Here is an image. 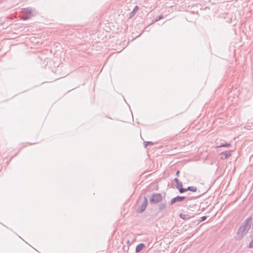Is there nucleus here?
Masks as SVG:
<instances>
[{"label": "nucleus", "mask_w": 253, "mask_h": 253, "mask_svg": "<svg viewBox=\"0 0 253 253\" xmlns=\"http://www.w3.org/2000/svg\"><path fill=\"white\" fill-rule=\"evenodd\" d=\"M163 197L160 193L153 194L150 199V202L151 204H156L162 201Z\"/></svg>", "instance_id": "obj_2"}, {"label": "nucleus", "mask_w": 253, "mask_h": 253, "mask_svg": "<svg viewBox=\"0 0 253 253\" xmlns=\"http://www.w3.org/2000/svg\"><path fill=\"white\" fill-rule=\"evenodd\" d=\"M185 192L187 191H190L192 192H196L197 188L195 186H188L187 188H185Z\"/></svg>", "instance_id": "obj_10"}, {"label": "nucleus", "mask_w": 253, "mask_h": 253, "mask_svg": "<svg viewBox=\"0 0 253 253\" xmlns=\"http://www.w3.org/2000/svg\"><path fill=\"white\" fill-rule=\"evenodd\" d=\"M249 248H253V239L250 243Z\"/></svg>", "instance_id": "obj_17"}, {"label": "nucleus", "mask_w": 253, "mask_h": 253, "mask_svg": "<svg viewBox=\"0 0 253 253\" xmlns=\"http://www.w3.org/2000/svg\"><path fill=\"white\" fill-rule=\"evenodd\" d=\"M145 248V245L144 244L141 243L138 245L135 249V252L136 253H139L141 251Z\"/></svg>", "instance_id": "obj_8"}, {"label": "nucleus", "mask_w": 253, "mask_h": 253, "mask_svg": "<svg viewBox=\"0 0 253 253\" xmlns=\"http://www.w3.org/2000/svg\"><path fill=\"white\" fill-rule=\"evenodd\" d=\"M179 170H177L175 173V175L178 176L179 175Z\"/></svg>", "instance_id": "obj_19"}, {"label": "nucleus", "mask_w": 253, "mask_h": 253, "mask_svg": "<svg viewBox=\"0 0 253 253\" xmlns=\"http://www.w3.org/2000/svg\"><path fill=\"white\" fill-rule=\"evenodd\" d=\"M176 188L178 189L180 193H183L185 192V188L182 187V183L181 182H179L176 184Z\"/></svg>", "instance_id": "obj_7"}, {"label": "nucleus", "mask_w": 253, "mask_h": 253, "mask_svg": "<svg viewBox=\"0 0 253 253\" xmlns=\"http://www.w3.org/2000/svg\"><path fill=\"white\" fill-rule=\"evenodd\" d=\"M167 208V204L166 203H161L159 205L158 207V211H163L166 210Z\"/></svg>", "instance_id": "obj_9"}, {"label": "nucleus", "mask_w": 253, "mask_h": 253, "mask_svg": "<svg viewBox=\"0 0 253 253\" xmlns=\"http://www.w3.org/2000/svg\"><path fill=\"white\" fill-rule=\"evenodd\" d=\"M164 18V16L163 15H160L155 20V21H158L162 19H163Z\"/></svg>", "instance_id": "obj_15"}, {"label": "nucleus", "mask_w": 253, "mask_h": 253, "mask_svg": "<svg viewBox=\"0 0 253 253\" xmlns=\"http://www.w3.org/2000/svg\"><path fill=\"white\" fill-rule=\"evenodd\" d=\"M252 223H253V225H252V228L253 229V221H252Z\"/></svg>", "instance_id": "obj_21"}, {"label": "nucleus", "mask_w": 253, "mask_h": 253, "mask_svg": "<svg viewBox=\"0 0 253 253\" xmlns=\"http://www.w3.org/2000/svg\"><path fill=\"white\" fill-rule=\"evenodd\" d=\"M222 159H226L231 156V151H224L220 154Z\"/></svg>", "instance_id": "obj_6"}, {"label": "nucleus", "mask_w": 253, "mask_h": 253, "mask_svg": "<svg viewBox=\"0 0 253 253\" xmlns=\"http://www.w3.org/2000/svg\"><path fill=\"white\" fill-rule=\"evenodd\" d=\"M186 199L185 196H177L172 198L170 202V205H172L178 202H181Z\"/></svg>", "instance_id": "obj_5"}, {"label": "nucleus", "mask_w": 253, "mask_h": 253, "mask_svg": "<svg viewBox=\"0 0 253 253\" xmlns=\"http://www.w3.org/2000/svg\"><path fill=\"white\" fill-rule=\"evenodd\" d=\"M153 144H154V143L152 141H145L144 142L145 147H147L148 145H152Z\"/></svg>", "instance_id": "obj_14"}, {"label": "nucleus", "mask_w": 253, "mask_h": 253, "mask_svg": "<svg viewBox=\"0 0 253 253\" xmlns=\"http://www.w3.org/2000/svg\"><path fill=\"white\" fill-rule=\"evenodd\" d=\"M231 145L230 143H221L220 145L217 146L216 147H231Z\"/></svg>", "instance_id": "obj_13"}, {"label": "nucleus", "mask_w": 253, "mask_h": 253, "mask_svg": "<svg viewBox=\"0 0 253 253\" xmlns=\"http://www.w3.org/2000/svg\"><path fill=\"white\" fill-rule=\"evenodd\" d=\"M252 216H250L247 218L244 222L241 224L237 231V239L240 240L243 238V237L248 232L249 230L251 228V225L252 223Z\"/></svg>", "instance_id": "obj_1"}, {"label": "nucleus", "mask_w": 253, "mask_h": 253, "mask_svg": "<svg viewBox=\"0 0 253 253\" xmlns=\"http://www.w3.org/2000/svg\"><path fill=\"white\" fill-rule=\"evenodd\" d=\"M179 217L183 219L186 220L189 219L190 218V216L188 214H185L182 213H180L179 214Z\"/></svg>", "instance_id": "obj_11"}, {"label": "nucleus", "mask_w": 253, "mask_h": 253, "mask_svg": "<svg viewBox=\"0 0 253 253\" xmlns=\"http://www.w3.org/2000/svg\"><path fill=\"white\" fill-rule=\"evenodd\" d=\"M174 181L177 184L178 183H179L180 181H179V180L177 178H175L174 179Z\"/></svg>", "instance_id": "obj_18"}, {"label": "nucleus", "mask_w": 253, "mask_h": 253, "mask_svg": "<svg viewBox=\"0 0 253 253\" xmlns=\"http://www.w3.org/2000/svg\"><path fill=\"white\" fill-rule=\"evenodd\" d=\"M127 244H129V241L128 240L127 241Z\"/></svg>", "instance_id": "obj_20"}, {"label": "nucleus", "mask_w": 253, "mask_h": 253, "mask_svg": "<svg viewBox=\"0 0 253 253\" xmlns=\"http://www.w3.org/2000/svg\"><path fill=\"white\" fill-rule=\"evenodd\" d=\"M32 13L31 10L29 9H24L23 11V15L21 19L26 20L31 17Z\"/></svg>", "instance_id": "obj_4"}, {"label": "nucleus", "mask_w": 253, "mask_h": 253, "mask_svg": "<svg viewBox=\"0 0 253 253\" xmlns=\"http://www.w3.org/2000/svg\"><path fill=\"white\" fill-rule=\"evenodd\" d=\"M138 8H138V6H135L134 7L133 10L130 12V17L133 16L135 15L136 12L138 10Z\"/></svg>", "instance_id": "obj_12"}, {"label": "nucleus", "mask_w": 253, "mask_h": 253, "mask_svg": "<svg viewBox=\"0 0 253 253\" xmlns=\"http://www.w3.org/2000/svg\"><path fill=\"white\" fill-rule=\"evenodd\" d=\"M200 219H200L201 221H204L205 220H206L207 219V216H203L201 217Z\"/></svg>", "instance_id": "obj_16"}, {"label": "nucleus", "mask_w": 253, "mask_h": 253, "mask_svg": "<svg viewBox=\"0 0 253 253\" xmlns=\"http://www.w3.org/2000/svg\"><path fill=\"white\" fill-rule=\"evenodd\" d=\"M147 204H148L147 199L146 197H144V200H143L142 203L141 204V205L140 206L139 208L137 209V212L139 213H142V212H143L145 210V209L147 206Z\"/></svg>", "instance_id": "obj_3"}]
</instances>
